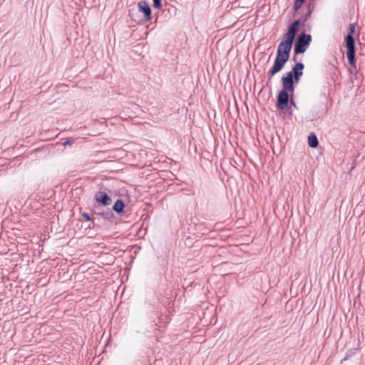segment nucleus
Returning <instances> with one entry per match:
<instances>
[{
	"instance_id": "nucleus-23",
	"label": "nucleus",
	"mask_w": 365,
	"mask_h": 365,
	"mask_svg": "<svg viewBox=\"0 0 365 365\" xmlns=\"http://www.w3.org/2000/svg\"><path fill=\"white\" fill-rule=\"evenodd\" d=\"M346 358H344V359H341V362H343V361H344V360H346Z\"/></svg>"
},
{
	"instance_id": "nucleus-8",
	"label": "nucleus",
	"mask_w": 365,
	"mask_h": 365,
	"mask_svg": "<svg viewBox=\"0 0 365 365\" xmlns=\"http://www.w3.org/2000/svg\"><path fill=\"white\" fill-rule=\"evenodd\" d=\"M356 32V23L349 24V33L345 37L346 46H349L351 44L355 46V39L353 34Z\"/></svg>"
},
{
	"instance_id": "nucleus-5",
	"label": "nucleus",
	"mask_w": 365,
	"mask_h": 365,
	"mask_svg": "<svg viewBox=\"0 0 365 365\" xmlns=\"http://www.w3.org/2000/svg\"><path fill=\"white\" fill-rule=\"evenodd\" d=\"M347 48L346 51V58L348 59L349 63L351 68H354V74L356 75L357 73L356 70V48L355 46L351 44L349 46H346Z\"/></svg>"
},
{
	"instance_id": "nucleus-21",
	"label": "nucleus",
	"mask_w": 365,
	"mask_h": 365,
	"mask_svg": "<svg viewBox=\"0 0 365 365\" xmlns=\"http://www.w3.org/2000/svg\"><path fill=\"white\" fill-rule=\"evenodd\" d=\"M346 358H344V359H341V362H343V361H344V360H346Z\"/></svg>"
},
{
	"instance_id": "nucleus-15",
	"label": "nucleus",
	"mask_w": 365,
	"mask_h": 365,
	"mask_svg": "<svg viewBox=\"0 0 365 365\" xmlns=\"http://www.w3.org/2000/svg\"><path fill=\"white\" fill-rule=\"evenodd\" d=\"M81 215L88 221H93V218L87 212H81Z\"/></svg>"
},
{
	"instance_id": "nucleus-6",
	"label": "nucleus",
	"mask_w": 365,
	"mask_h": 365,
	"mask_svg": "<svg viewBox=\"0 0 365 365\" xmlns=\"http://www.w3.org/2000/svg\"><path fill=\"white\" fill-rule=\"evenodd\" d=\"M138 11L143 14L144 21L148 22L151 19V9L146 1L142 0L138 3Z\"/></svg>"
},
{
	"instance_id": "nucleus-18",
	"label": "nucleus",
	"mask_w": 365,
	"mask_h": 365,
	"mask_svg": "<svg viewBox=\"0 0 365 365\" xmlns=\"http://www.w3.org/2000/svg\"><path fill=\"white\" fill-rule=\"evenodd\" d=\"M311 15V11H309L306 14H305V16H304V21H305L309 17V16Z\"/></svg>"
},
{
	"instance_id": "nucleus-2",
	"label": "nucleus",
	"mask_w": 365,
	"mask_h": 365,
	"mask_svg": "<svg viewBox=\"0 0 365 365\" xmlns=\"http://www.w3.org/2000/svg\"><path fill=\"white\" fill-rule=\"evenodd\" d=\"M312 41V36L310 34L302 33L297 37L294 47V52L295 55L303 53L309 47Z\"/></svg>"
},
{
	"instance_id": "nucleus-16",
	"label": "nucleus",
	"mask_w": 365,
	"mask_h": 365,
	"mask_svg": "<svg viewBox=\"0 0 365 365\" xmlns=\"http://www.w3.org/2000/svg\"><path fill=\"white\" fill-rule=\"evenodd\" d=\"M291 76H292V80H293V82L294 83L297 84L299 83V80H300V78L302 76H297V75H292L291 74Z\"/></svg>"
},
{
	"instance_id": "nucleus-11",
	"label": "nucleus",
	"mask_w": 365,
	"mask_h": 365,
	"mask_svg": "<svg viewBox=\"0 0 365 365\" xmlns=\"http://www.w3.org/2000/svg\"><path fill=\"white\" fill-rule=\"evenodd\" d=\"M308 145L312 148H317L319 145L317 137L314 133H312L308 136Z\"/></svg>"
},
{
	"instance_id": "nucleus-12",
	"label": "nucleus",
	"mask_w": 365,
	"mask_h": 365,
	"mask_svg": "<svg viewBox=\"0 0 365 365\" xmlns=\"http://www.w3.org/2000/svg\"><path fill=\"white\" fill-rule=\"evenodd\" d=\"M96 214L102 216L106 220H111L114 217V215L111 210H107L106 212H96Z\"/></svg>"
},
{
	"instance_id": "nucleus-17",
	"label": "nucleus",
	"mask_w": 365,
	"mask_h": 365,
	"mask_svg": "<svg viewBox=\"0 0 365 365\" xmlns=\"http://www.w3.org/2000/svg\"><path fill=\"white\" fill-rule=\"evenodd\" d=\"M73 143V141L72 140H68L66 141H65L63 145L64 146H66V145H71Z\"/></svg>"
},
{
	"instance_id": "nucleus-22",
	"label": "nucleus",
	"mask_w": 365,
	"mask_h": 365,
	"mask_svg": "<svg viewBox=\"0 0 365 365\" xmlns=\"http://www.w3.org/2000/svg\"><path fill=\"white\" fill-rule=\"evenodd\" d=\"M346 358H344V359H341V362H343V361H344V360H346Z\"/></svg>"
},
{
	"instance_id": "nucleus-13",
	"label": "nucleus",
	"mask_w": 365,
	"mask_h": 365,
	"mask_svg": "<svg viewBox=\"0 0 365 365\" xmlns=\"http://www.w3.org/2000/svg\"><path fill=\"white\" fill-rule=\"evenodd\" d=\"M304 1L305 0H294L293 6L294 10L297 11L299 9H300Z\"/></svg>"
},
{
	"instance_id": "nucleus-3",
	"label": "nucleus",
	"mask_w": 365,
	"mask_h": 365,
	"mask_svg": "<svg viewBox=\"0 0 365 365\" xmlns=\"http://www.w3.org/2000/svg\"><path fill=\"white\" fill-rule=\"evenodd\" d=\"M289 91L282 89L277 97V106L280 110H284L287 108L289 99Z\"/></svg>"
},
{
	"instance_id": "nucleus-4",
	"label": "nucleus",
	"mask_w": 365,
	"mask_h": 365,
	"mask_svg": "<svg viewBox=\"0 0 365 365\" xmlns=\"http://www.w3.org/2000/svg\"><path fill=\"white\" fill-rule=\"evenodd\" d=\"M282 89L289 91L290 96H292L295 88L294 83L292 80V76H291V74L286 73L282 77Z\"/></svg>"
},
{
	"instance_id": "nucleus-10",
	"label": "nucleus",
	"mask_w": 365,
	"mask_h": 365,
	"mask_svg": "<svg viewBox=\"0 0 365 365\" xmlns=\"http://www.w3.org/2000/svg\"><path fill=\"white\" fill-rule=\"evenodd\" d=\"M125 204L122 200H117L113 205V210L118 214H122L124 212Z\"/></svg>"
},
{
	"instance_id": "nucleus-1",
	"label": "nucleus",
	"mask_w": 365,
	"mask_h": 365,
	"mask_svg": "<svg viewBox=\"0 0 365 365\" xmlns=\"http://www.w3.org/2000/svg\"><path fill=\"white\" fill-rule=\"evenodd\" d=\"M300 21L294 20L288 27L287 33L283 35L282 41L279 43L277 50V56L274 65L268 71V81L279 72L288 61L290 51L297 33L299 31Z\"/></svg>"
},
{
	"instance_id": "nucleus-9",
	"label": "nucleus",
	"mask_w": 365,
	"mask_h": 365,
	"mask_svg": "<svg viewBox=\"0 0 365 365\" xmlns=\"http://www.w3.org/2000/svg\"><path fill=\"white\" fill-rule=\"evenodd\" d=\"M304 68V65L303 64V63L298 62L292 67V71L287 72V73L297 76H302Z\"/></svg>"
},
{
	"instance_id": "nucleus-20",
	"label": "nucleus",
	"mask_w": 365,
	"mask_h": 365,
	"mask_svg": "<svg viewBox=\"0 0 365 365\" xmlns=\"http://www.w3.org/2000/svg\"><path fill=\"white\" fill-rule=\"evenodd\" d=\"M351 73H354V68H351V67L349 68Z\"/></svg>"
},
{
	"instance_id": "nucleus-19",
	"label": "nucleus",
	"mask_w": 365,
	"mask_h": 365,
	"mask_svg": "<svg viewBox=\"0 0 365 365\" xmlns=\"http://www.w3.org/2000/svg\"><path fill=\"white\" fill-rule=\"evenodd\" d=\"M290 103H292V105H293L294 106H295V103H294V101L292 98V96H291V100H290Z\"/></svg>"
},
{
	"instance_id": "nucleus-14",
	"label": "nucleus",
	"mask_w": 365,
	"mask_h": 365,
	"mask_svg": "<svg viewBox=\"0 0 365 365\" xmlns=\"http://www.w3.org/2000/svg\"><path fill=\"white\" fill-rule=\"evenodd\" d=\"M154 9H160L162 7L161 0H153Z\"/></svg>"
},
{
	"instance_id": "nucleus-7",
	"label": "nucleus",
	"mask_w": 365,
	"mask_h": 365,
	"mask_svg": "<svg viewBox=\"0 0 365 365\" xmlns=\"http://www.w3.org/2000/svg\"><path fill=\"white\" fill-rule=\"evenodd\" d=\"M94 197H95V200L98 203H100L104 206L110 205L112 203V199L110 198V197H109L107 193H106L105 192H103V191H98L95 194Z\"/></svg>"
}]
</instances>
